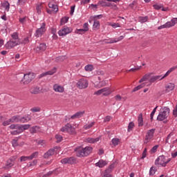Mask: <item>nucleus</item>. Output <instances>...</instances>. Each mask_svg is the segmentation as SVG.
<instances>
[{"mask_svg": "<svg viewBox=\"0 0 177 177\" xmlns=\"http://www.w3.org/2000/svg\"><path fill=\"white\" fill-rule=\"evenodd\" d=\"M92 147H86L85 148H83L82 147H77L75 148L74 151L76 153L77 157L82 158V157H86L89 156L92 153Z\"/></svg>", "mask_w": 177, "mask_h": 177, "instance_id": "obj_1", "label": "nucleus"}, {"mask_svg": "<svg viewBox=\"0 0 177 177\" xmlns=\"http://www.w3.org/2000/svg\"><path fill=\"white\" fill-rule=\"evenodd\" d=\"M171 109L168 106H164L160 109V111L156 118L157 121H164L169 117Z\"/></svg>", "mask_w": 177, "mask_h": 177, "instance_id": "obj_2", "label": "nucleus"}, {"mask_svg": "<svg viewBox=\"0 0 177 177\" xmlns=\"http://www.w3.org/2000/svg\"><path fill=\"white\" fill-rule=\"evenodd\" d=\"M35 78V74L34 73H28L24 75L23 78L21 80V84L24 85H28L30 82L32 81Z\"/></svg>", "mask_w": 177, "mask_h": 177, "instance_id": "obj_3", "label": "nucleus"}, {"mask_svg": "<svg viewBox=\"0 0 177 177\" xmlns=\"http://www.w3.org/2000/svg\"><path fill=\"white\" fill-rule=\"evenodd\" d=\"M154 132H156V129H152L147 131L144 141L145 145H147V142H150V140H151V138L154 137Z\"/></svg>", "mask_w": 177, "mask_h": 177, "instance_id": "obj_4", "label": "nucleus"}, {"mask_svg": "<svg viewBox=\"0 0 177 177\" xmlns=\"http://www.w3.org/2000/svg\"><path fill=\"white\" fill-rule=\"evenodd\" d=\"M72 32L73 28L64 26L61 30L58 31V35L59 37H64L65 35H67V34H70V32Z\"/></svg>", "mask_w": 177, "mask_h": 177, "instance_id": "obj_5", "label": "nucleus"}, {"mask_svg": "<svg viewBox=\"0 0 177 177\" xmlns=\"http://www.w3.org/2000/svg\"><path fill=\"white\" fill-rule=\"evenodd\" d=\"M46 24L45 23H42L41 27L36 30L35 36L37 37V38H39V37L44 35L45 31H46Z\"/></svg>", "mask_w": 177, "mask_h": 177, "instance_id": "obj_6", "label": "nucleus"}, {"mask_svg": "<svg viewBox=\"0 0 177 177\" xmlns=\"http://www.w3.org/2000/svg\"><path fill=\"white\" fill-rule=\"evenodd\" d=\"M20 45V43L19 42V40H13V39H10L6 44H5V48L6 49H13L15 46H17Z\"/></svg>", "mask_w": 177, "mask_h": 177, "instance_id": "obj_7", "label": "nucleus"}, {"mask_svg": "<svg viewBox=\"0 0 177 177\" xmlns=\"http://www.w3.org/2000/svg\"><path fill=\"white\" fill-rule=\"evenodd\" d=\"M62 164H77V158L74 156L67 157L61 160Z\"/></svg>", "mask_w": 177, "mask_h": 177, "instance_id": "obj_8", "label": "nucleus"}, {"mask_svg": "<svg viewBox=\"0 0 177 177\" xmlns=\"http://www.w3.org/2000/svg\"><path fill=\"white\" fill-rule=\"evenodd\" d=\"M88 80L82 78L79 80V81L77 83V86L79 88V89H85L88 88Z\"/></svg>", "mask_w": 177, "mask_h": 177, "instance_id": "obj_9", "label": "nucleus"}, {"mask_svg": "<svg viewBox=\"0 0 177 177\" xmlns=\"http://www.w3.org/2000/svg\"><path fill=\"white\" fill-rule=\"evenodd\" d=\"M61 132H67L68 133H74L75 129L71 124H67L60 129Z\"/></svg>", "mask_w": 177, "mask_h": 177, "instance_id": "obj_10", "label": "nucleus"}, {"mask_svg": "<svg viewBox=\"0 0 177 177\" xmlns=\"http://www.w3.org/2000/svg\"><path fill=\"white\" fill-rule=\"evenodd\" d=\"M155 165H161L162 167H166L165 156L164 155L159 156L155 160Z\"/></svg>", "mask_w": 177, "mask_h": 177, "instance_id": "obj_11", "label": "nucleus"}, {"mask_svg": "<svg viewBox=\"0 0 177 177\" xmlns=\"http://www.w3.org/2000/svg\"><path fill=\"white\" fill-rule=\"evenodd\" d=\"M56 73V67H54L51 71H48L47 72L43 73L38 76V78L41 80V78H44V77H46V75H53Z\"/></svg>", "mask_w": 177, "mask_h": 177, "instance_id": "obj_12", "label": "nucleus"}, {"mask_svg": "<svg viewBox=\"0 0 177 177\" xmlns=\"http://www.w3.org/2000/svg\"><path fill=\"white\" fill-rule=\"evenodd\" d=\"M17 160V156H14L7 161L6 168H12L15 165V161Z\"/></svg>", "mask_w": 177, "mask_h": 177, "instance_id": "obj_13", "label": "nucleus"}, {"mask_svg": "<svg viewBox=\"0 0 177 177\" xmlns=\"http://www.w3.org/2000/svg\"><path fill=\"white\" fill-rule=\"evenodd\" d=\"M56 149H57V147H55L53 149H49L47 152L44 153V158H48L50 156H53V154H55V151H56Z\"/></svg>", "mask_w": 177, "mask_h": 177, "instance_id": "obj_14", "label": "nucleus"}, {"mask_svg": "<svg viewBox=\"0 0 177 177\" xmlns=\"http://www.w3.org/2000/svg\"><path fill=\"white\" fill-rule=\"evenodd\" d=\"M53 90L55 91V92H59V93H63V92H64V87L55 84L53 86Z\"/></svg>", "mask_w": 177, "mask_h": 177, "instance_id": "obj_15", "label": "nucleus"}, {"mask_svg": "<svg viewBox=\"0 0 177 177\" xmlns=\"http://www.w3.org/2000/svg\"><path fill=\"white\" fill-rule=\"evenodd\" d=\"M97 5H100L102 8H110L111 3L107 2V0L99 1Z\"/></svg>", "mask_w": 177, "mask_h": 177, "instance_id": "obj_16", "label": "nucleus"}, {"mask_svg": "<svg viewBox=\"0 0 177 177\" xmlns=\"http://www.w3.org/2000/svg\"><path fill=\"white\" fill-rule=\"evenodd\" d=\"M84 114H85V111H78L76 113H75L74 115H73L71 117V118L72 120H75V118H81V117H82V115H84Z\"/></svg>", "mask_w": 177, "mask_h": 177, "instance_id": "obj_17", "label": "nucleus"}, {"mask_svg": "<svg viewBox=\"0 0 177 177\" xmlns=\"http://www.w3.org/2000/svg\"><path fill=\"white\" fill-rule=\"evenodd\" d=\"M105 165H107V161L103 160H100L97 163H95V167H99V168H103Z\"/></svg>", "mask_w": 177, "mask_h": 177, "instance_id": "obj_18", "label": "nucleus"}, {"mask_svg": "<svg viewBox=\"0 0 177 177\" xmlns=\"http://www.w3.org/2000/svg\"><path fill=\"white\" fill-rule=\"evenodd\" d=\"M162 75H156V76H151L149 80V82L151 84H153V82H156V81H158V80H161Z\"/></svg>", "mask_w": 177, "mask_h": 177, "instance_id": "obj_19", "label": "nucleus"}, {"mask_svg": "<svg viewBox=\"0 0 177 177\" xmlns=\"http://www.w3.org/2000/svg\"><path fill=\"white\" fill-rule=\"evenodd\" d=\"M153 73H147L145 74L139 81L140 84H142V82H144V81H148V80H150V77H151V75Z\"/></svg>", "mask_w": 177, "mask_h": 177, "instance_id": "obj_20", "label": "nucleus"}, {"mask_svg": "<svg viewBox=\"0 0 177 177\" xmlns=\"http://www.w3.org/2000/svg\"><path fill=\"white\" fill-rule=\"evenodd\" d=\"M101 91H102L103 96H109L111 93L109 87L101 88Z\"/></svg>", "mask_w": 177, "mask_h": 177, "instance_id": "obj_21", "label": "nucleus"}, {"mask_svg": "<svg viewBox=\"0 0 177 177\" xmlns=\"http://www.w3.org/2000/svg\"><path fill=\"white\" fill-rule=\"evenodd\" d=\"M30 120H31L30 116H24L21 118L19 116V122H21L22 124H24V122H28Z\"/></svg>", "mask_w": 177, "mask_h": 177, "instance_id": "obj_22", "label": "nucleus"}, {"mask_svg": "<svg viewBox=\"0 0 177 177\" xmlns=\"http://www.w3.org/2000/svg\"><path fill=\"white\" fill-rule=\"evenodd\" d=\"M175 89V84L173 83H169L166 86V92H170V91H174Z\"/></svg>", "mask_w": 177, "mask_h": 177, "instance_id": "obj_23", "label": "nucleus"}, {"mask_svg": "<svg viewBox=\"0 0 177 177\" xmlns=\"http://www.w3.org/2000/svg\"><path fill=\"white\" fill-rule=\"evenodd\" d=\"M18 41L20 43V45H26L30 42V37H26L23 40H21V39H20Z\"/></svg>", "mask_w": 177, "mask_h": 177, "instance_id": "obj_24", "label": "nucleus"}, {"mask_svg": "<svg viewBox=\"0 0 177 177\" xmlns=\"http://www.w3.org/2000/svg\"><path fill=\"white\" fill-rule=\"evenodd\" d=\"M11 37L12 41H20V38H19V33L17 32H15L11 35Z\"/></svg>", "mask_w": 177, "mask_h": 177, "instance_id": "obj_25", "label": "nucleus"}, {"mask_svg": "<svg viewBox=\"0 0 177 177\" xmlns=\"http://www.w3.org/2000/svg\"><path fill=\"white\" fill-rule=\"evenodd\" d=\"M12 123L20 122V115H15L10 118Z\"/></svg>", "mask_w": 177, "mask_h": 177, "instance_id": "obj_26", "label": "nucleus"}, {"mask_svg": "<svg viewBox=\"0 0 177 177\" xmlns=\"http://www.w3.org/2000/svg\"><path fill=\"white\" fill-rule=\"evenodd\" d=\"M46 44L41 43L39 44V46H37V49H39V50H41V52H44V50H46Z\"/></svg>", "mask_w": 177, "mask_h": 177, "instance_id": "obj_27", "label": "nucleus"}, {"mask_svg": "<svg viewBox=\"0 0 177 177\" xmlns=\"http://www.w3.org/2000/svg\"><path fill=\"white\" fill-rule=\"evenodd\" d=\"M171 27V22L168 21L165 24H163L158 28V30H162V28H169Z\"/></svg>", "mask_w": 177, "mask_h": 177, "instance_id": "obj_28", "label": "nucleus"}, {"mask_svg": "<svg viewBox=\"0 0 177 177\" xmlns=\"http://www.w3.org/2000/svg\"><path fill=\"white\" fill-rule=\"evenodd\" d=\"M100 140V137L96 138H87V142L88 143H96L97 142H99Z\"/></svg>", "mask_w": 177, "mask_h": 177, "instance_id": "obj_29", "label": "nucleus"}, {"mask_svg": "<svg viewBox=\"0 0 177 177\" xmlns=\"http://www.w3.org/2000/svg\"><path fill=\"white\" fill-rule=\"evenodd\" d=\"M39 87L36 86L30 90V93H32V95H38V93H39Z\"/></svg>", "mask_w": 177, "mask_h": 177, "instance_id": "obj_30", "label": "nucleus"}, {"mask_svg": "<svg viewBox=\"0 0 177 177\" xmlns=\"http://www.w3.org/2000/svg\"><path fill=\"white\" fill-rule=\"evenodd\" d=\"M48 7L52 9L53 12H57L59 10V8H57V5L52 4L50 3H48Z\"/></svg>", "mask_w": 177, "mask_h": 177, "instance_id": "obj_31", "label": "nucleus"}, {"mask_svg": "<svg viewBox=\"0 0 177 177\" xmlns=\"http://www.w3.org/2000/svg\"><path fill=\"white\" fill-rule=\"evenodd\" d=\"M122 39H124V36H120L118 38L117 40H110L109 41H106V44H115L116 42L122 41Z\"/></svg>", "mask_w": 177, "mask_h": 177, "instance_id": "obj_32", "label": "nucleus"}, {"mask_svg": "<svg viewBox=\"0 0 177 177\" xmlns=\"http://www.w3.org/2000/svg\"><path fill=\"white\" fill-rule=\"evenodd\" d=\"M138 127H143V116L142 113H140L138 115Z\"/></svg>", "mask_w": 177, "mask_h": 177, "instance_id": "obj_33", "label": "nucleus"}, {"mask_svg": "<svg viewBox=\"0 0 177 177\" xmlns=\"http://www.w3.org/2000/svg\"><path fill=\"white\" fill-rule=\"evenodd\" d=\"M3 8H5L6 10L9 12V9H10V4L9 3V1H6L4 3H3Z\"/></svg>", "mask_w": 177, "mask_h": 177, "instance_id": "obj_34", "label": "nucleus"}, {"mask_svg": "<svg viewBox=\"0 0 177 177\" xmlns=\"http://www.w3.org/2000/svg\"><path fill=\"white\" fill-rule=\"evenodd\" d=\"M138 20L140 21V23H146V21H147V20H149V17L145 16V17H138Z\"/></svg>", "mask_w": 177, "mask_h": 177, "instance_id": "obj_35", "label": "nucleus"}, {"mask_svg": "<svg viewBox=\"0 0 177 177\" xmlns=\"http://www.w3.org/2000/svg\"><path fill=\"white\" fill-rule=\"evenodd\" d=\"M38 151H35L32 153L30 156H29V161H31V160H34V158H37L38 157Z\"/></svg>", "mask_w": 177, "mask_h": 177, "instance_id": "obj_36", "label": "nucleus"}, {"mask_svg": "<svg viewBox=\"0 0 177 177\" xmlns=\"http://www.w3.org/2000/svg\"><path fill=\"white\" fill-rule=\"evenodd\" d=\"M114 165H115V162H113L109 167L105 170L106 172L111 173L113 169H114Z\"/></svg>", "mask_w": 177, "mask_h": 177, "instance_id": "obj_37", "label": "nucleus"}, {"mask_svg": "<svg viewBox=\"0 0 177 177\" xmlns=\"http://www.w3.org/2000/svg\"><path fill=\"white\" fill-rule=\"evenodd\" d=\"M133 128H135V123H133V122H129L128 125V129H127L128 132H131V131H132Z\"/></svg>", "mask_w": 177, "mask_h": 177, "instance_id": "obj_38", "label": "nucleus"}, {"mask_svg": "<svg viewBox=\"0 0 177 177\" xmlns=\"http://www.w3.org/2000/svg\"><path fill=\"white\" fill-rule=\"evenodd\" d=\"M156 171H157V169H156L155 167H151L149 169L150 176H153V175H154V174H156Z\"/></svg>", "mask_w": 177, "mask_h": 177, "instance_id": "obj_39", "label": "nucleus"}, {"mask_svg": "<svg viewBox=\"0 0 177 177\" xmlns=\"http://www.w3.org/2000/svg\"><path fill=\"white\" fill-rule=\"evenodd\" d=\"M158 108V106H156L152 111V112L150 114L151 117V121L152 122L153 120L154 114H156V111H157V109Z\"/></svg>", "mask_w": 177, "mask_h": 177, "instance_id": "obj_40", "label": "nucleus"}, {"mask_svg": "<svg viewBox=\"0 0 177 177\" xmlns=\"http://www.w3.org/2000/svg\"><path fill=\"white\" fill-rule=\"evenodd\" d=\"M39 128L37 126H34L30 129V133H37V131H38Z\"/></svg>", "mask_w": 177, "mask_h": 177, "instance_id": "obj_41", "label": "nucleus"}, {"mask_svg": "<svg viewBox=\"0 0 177 177\" xmlns=\"http://www.w3.org/2000/svg\"><path fill=\"white\" fill-rule=\"evenodd\" d=\"M143 86H145V84H141L137 86L136 87H135V88L132 90V92H137V91H139L140 89H142V88H143Z\"/></svg>", "mask_w": 177, "mask_h": 177, "instance_id": "obj_42", "label": "nucleus"}, {"mask_svg": "<svg viewBox=\"0 0 177 177\" xmlns=\"http://www.w3.org/2000/svg\"><path fill=\"white\" fill-rule=\"evenodd\" d=\"M111 143L112 145H113V146H118V143H120V140L118 138H113L111 140Z\"/></svg>", "mask_w": 177, "mask_h": 177, "instance_id": "obj_43", "label": "nucleus"}, {"mask_svg": "<svg viewBox=\"0 0 177 177\" xmlns=\"http://www.w3.org/2000/svg\"><path fill=\"white\" fill-rule=\"evenodd\" d=\"M55 138L57 139V143H60L63 140V136L60 134L55 135Z\"/></svg>", "mask_w": 177, "mask_h": 177, "instance_id": "obj_44", "label": "nucleus"}, {"mask_svg": "<svg viewBox=\"0 0 177 177\" xmlns=\"http://www.w3.org/2000/svg\"><path fill=\"white\" fill-rule=\"evenodd\" d=\"M36 10H37L38 15H41V10H42V4L40 3V4L37 5L36 7Z\"/></svg>", "mask_w": 177, "mask_h": 177, "instance_id": "obj_45", "label": "nucleus"}, {"mask_svg": "<svg viewBox=\"0 0 177 177\" xmlns=\"http://www.w3.org/2000/svg\"><path fill=\"white\" fill-rule=\"evenodd\" d=\"M68 21V17H64L61 19V26H63L64 24H66Z\"/></svg>", "mask_w": 177, "mask_h": 177, "instance_id": "obj_46", "label": "nucleus"}, {"mask_svg": "<svg viewBox=\"0 0 177 177\" xmlns=\"http://www.w3.org/2000/svg\"><path fill=\"white\" fill-rule=\"evenodd\" d=\"M37 164H38V160H34L32 162H30L29 164H28V167H35V165H37Z\"/></svg>", "mask_w": 177, "mask_h": 177, "instance_id": "obj_47", "label": "nucleus"}, {"mask_svg": "<svg viewBox=\"0 0 177 177\" xmlns=\"http://www.w3.org/2000/svg\"><path fill=\"white\" fill-rule=\"evenodd\" d=\"M93 125H95V122H92L91 123H90L88 124H86L84 126V129H91V128H92V127H93Z\"/></svg>", "mask_w": 177, "mask_h": 177, "instance_id": "obj_48", "label": "nucleus"}, {"mask_svg": "<svg viewBox=\"0 0 177 177\" xmlns=\"http://www.w3.org/2000/svg\"><path fill=\"white\" fill-rule=\"evenodd\" d=\"M140 68H142V66H138V67H136V68H132L129 70H127V73H129L131 71L135 73V71H138V70H140Z\"/></svg>", "mask_w": 177, "mask_h": 177, "instance_id": "obj_49", "label": "nucleus"}, {"mask_svg": "<svg viewBox=\"0 0 177 177\" xmlns=\"http://www.w3.org/2000/svg\"><path fill=\"white\" fill-rule=\"evenodd\" d=\"M84 69L86 71H92V70H93V66L92 65H86L84 67Z\"/></svg>", "mask_w": 177, "mask_h": 177, "instance_id": "obj_50", "label": "nucleus"}, {"mask_svg": "<svg viewBox=\"0 0 177 177\" xmlns=\"http://www.w3.org/2000/svg\"><path fill=\"white\" fill-rule=\"evenodd\" d=\"M30 111H32V113H38V112L41 111V108L33 107L30 109Z\"/></svg>", "mask_w": 177, "mask_h": 177, "instance_id": "obj_51", "label": "nucleus"}, {"mask_svg": "<svg viewBox=\"0 0 177 177\" xmlns=\"http://www.w3.org/2000/svg\"><path fill=\"white\" fill-rule=\"evenodd\" d=\"M18 132H21V133L23 132V127L22 124H17L16 129Z\"/></svg>", "mask_w": 177, "mask_h": 177, "instance_id": "obj_52", "label": "nucleus"}, {"mask_svg": "<svg viewBox=\"0 0 177 177\" xmlns=\"http://www.w3.org/2000/svg\"><path fill=\"white\" fill-rule=\"evenodd\" d=\"M146 156H147V148H145L144 151L142 152V155L141 157V160H143L144 158H146Z\"/></svg>", "mask_w": 177, "mask_h": 177, "instance_id": "obj_53", "label": "nucleus"}, {"mask_svg": "<svg viewBox=\"0 0 177 177\" xmlns=\"http://www.w3.org/2000/svg\"><path fill=\"white\" fill-rule=\"evenodd\" d=\"M100 26V22L99 21H94L93 28H97V27Z\"/></svg>", "mask_w": 177, "mask_h": 177, "instance_id": "obj_54", "label": "nucleus"}, {"mask_svg": "<svg viewBox=\"0 0 177 177\" xmlns=\"http://www.w3.org/2000/svg\"><path fill=\"white\" fill-rule=\"evenodd\" d=\"M30 161V158L28 156H21L20 158L21 162H23L24 161Z\"/></svg>", "mask_w": 177, "mask_h": 177, "instance_id": "obj_55", "label": "nucleus"}, {"mask_svg": "<svg viewBox=\"0 0 177 177\" xmlns=\"http://www.w3.org/2000/svg\"><path fill=\"white\" fill-rule=\"evenodd\" d=\"M10 124H12V121L10 120V119H8V120L3 122V127H8V125H10Z\"/></svg>", "mask_w": 177, "mask_h": 177, "instance_id": "obj_56", "label": "nucleus"}, {"mask_svg": "<svg viewBox=\"0 0 177 177\" xmlns=\"http://www.w3.org/2000/svg\"><path fill=\"white\" fill-rule=\"evenodd\" d=\"M177 23V18H174L170 21V27H174V26Z\"/></svg>", "mask_w": 177, "mask_h": 177, "instance_id": "obj_57", "label": "nucleus"}, {"mask_svg": "<svg viewBox=\"0 0 177 177\" xmlns=\"http://www.w3.org/2000/svg\"><path fill=\"white\" fill-rule=\"evenodd\" d=\"M109 26L113 27V28H117V27H121L119 23L110 24Z\"/></svg>", "mask_w": 177, "mask_h": 177, "instance_id": "obj_58", "label": "nucleus"}, {"mask_svg": "<svg viewBox=\"0 0 177 177\" xmlns=\"http://www.w3.org/2000/svg\"><path fill=\"white\" fill-rule=\"evenodd\" d=\"M102 177H113V175L110 172L104 171V175Z\"/></svg>", "mask_w": 177, "mask_h": 177, "instance_id": "obj_59", "label": "nucleus"}, {"mask_svg": "<svg viewBox=\"0 0 177 177\" xmlns=\"http://www.w3.org/2000/svg\"><path fill=\"white\" fill-rule=\"evenodd\" d=\"M30 127H31V125H30V124H22V132L28 129V128H30Z\"/></svg>", "mask_w": 177, "mask_h": 177, "instance_id": "obj_60", "label": "nucleus"}, {"mask_svg": "<svg viewBox=\"0 0 177 177\" xmlns=\"http://www.w3.org/2000/svg\"><path fill=\"white\" fill-rule=\"evenodd\" d=\"M99 85L101 88L103 87V86H106V85H107V81H104V80L101 81V82H100Z\"/></svg>", "mask_w": 177, "mask_h": 177, "instance_id": "obj_61", "label": "nucleus"}, {"mask_svg": "<svg viewBox=\"0 0 177 177\" xmlns=\"http://www.w3.org/2000/svg\"><path fill=\"white\" fill-rule=\"evenodd\" d=\"M100 5L97 4H91L90 5V8H91V9H93V10H96L97 9V6H100Z\"/></svg>", "mask_w": 177, "mask_h": 177, "instance_id": "obj_62", "label": "nucleus"}, {"mask_svg": "<svg viewBox=\"0 0 177 177\" xmlns=\"http://www.w3.org/2000/svg\"><path fill=\"white\" fill-rule=\"evenodd\" d=\"M88 26L89 24H88V23H85L83 25V30H84L86 32L88 31L89 30Z\"/></svg>", "mask_w": 177, "mask_h": 177, "instance_id": "obj_63", "label": "nucleus"}, {"mask_svg": "<svg viewBox=\"0 0 177 177\" xmlns=\"http://www.w3.org/2000/svg\"><path fill=\"white\" fill-rule=\"evenodd\" d=\"M64 59H65L64 56L57 57H56V61L57 62H64Z\"/></svg>", "mask_w": 177, "mask_h": 177, "instance_id": "obj_64", "label": "nucleus"}]
</instances>
